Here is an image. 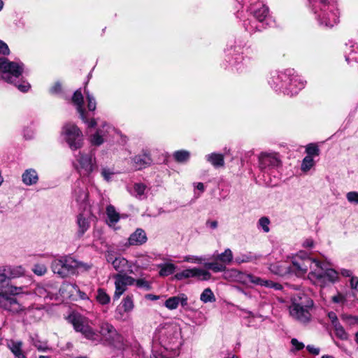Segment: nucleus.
Segmentation results:
<instances>
[{"label": "nucleus", "mask_w": 358, "mask_h": 358, "mask_svg": "<svg viewBox=\"0 0 358 358\" xmlns=\"http://www.w3.org/2000/svg\"><path fill=\"white\" fill-rule=\"evenodd\" d=\"M308 279L315 285L324 287L329 283H333L338 279L337 271L332 268H327L318 260L310 257H303L298 255L288 268V272H293L298 276H302L307 273Z\"/></svg>", "instance_id": "1"}, {"label": "nucleus", "mask_w": 358, "mask_h": 358, "mask_svg": "<svg viewBox=\"0 0 358 358\" xmlns=\"http://www.w3.org/2000/svg\"><path fill=\"white\" fill-rule=\"evenodd\" d=\"M289 306V314L291 317L302 324H308L312 320L311 310H313V301L306 294L299 292L291 299Z\"/></svg>", "instance_id": "2"}, {"label": "nucleus", "mask_w": 358, "mask_h": 358, "mask_svg": "<svg viewBox=\"0 0 358 358\" xmlns=\"http://www.w3.org/2000/svg\"><path fill=\"white\" fill-rule=\"evenodd\" d=\"M320 24L331 27L338 22V10L335 0H309Z\"/></svg>", "instance_id": "3"}, {"label": "nucleus", "mask_w": 358, "mask_h": 358, "mask_svg": "<svg viewBox=\"0 0 358 358\" xmlns=\"http://www.w3.org/2000/svg\"><path fill=\"white\" fill-rule=\"evenodd\" d=\"M99 341H92L95 345L102 343L106 346L123 351L126 348L123 337L119 334L114 327L106 322L99 325V331H96Z\"/></svg>", "instance_id": "4"}, {"label": "nucleus", "mask_w": 358, "mask_h": 358, "mask_svg": "<svg viewBox=\"0 0 358 358\" xmlns=\"http://www.w3.org/2000/svg\"><path fill=\"white\" fill-rule=\"evenodd\" d=\"M0 71L3 72V78L8 83H14L19 90L26 92L30 88L28 83L23 82L17 85L15 83L24 71V64L20 62H10L6 58H0Z\"/></svg>", "instance_id": "5"}, {"label": "nucleus", "mask_w": 358, "mask_h": 358, "mask_svg": "<svg viewBox=\"0 0 358 358\" xmlns=\"http://www.w3.org/2000/svg\"><path fill=\"white\" fill-rule=\"evenodd\" d=\"M160 341L166 350L178 352L182 345L181 329L177 324H167L161 331Z\"/></svg>", "instance_id": "6"}, {"label": "nucleus", "mask_w": 358, "mask_h": 358, "mask_svg": "<svg viewBox=\"0 0 358 358\" xmlns=\"http://www.w3.org/2000/svg\"><path fill=\"white\" fill-rule=\"evenodd\" d=\"M69 319L74 329L77 332H80L86 339L91 342L99 341L96 330L90 325V322L87 317L81 315L74 314L70 315Z\"/></svg>", "instance_id": "7"}, {"label": "nucleus", "mask_w": 358, "mask_h": 358, "mask_svg": "<svg viewBox=\"0 0 358 358\" xmlns=\"http://www.w3.org/2000/svg\"><path fill=\"white\" fill-rule=\"evenodd\" d=\"M65 141L71 150H77L82 147L83 136L80 129L73 123L64 125L62 132Z\"/></svg>", "instance_id": "8"}, {"label": "nucleus", "mask_w": 358, "mask_h": 358, "mask_svg": "<svg viewBox=\"0 0 358 358\" xmlns=\"http://www.w3.org/2000/svg\"><path fill=\"white\" fill-rule=\"evenodd\" d=\"M76 159L78 162L77 169L80 174L83 176H89L97 168L94 154L79 152L76 156Z\"/></svg>", "instance_id": "9"}, {"label": "nucleus", "mask_w": 358, "mask_h": 358, "mask_svg": "<svg viewBox=\"0 0 358 358\" xmlns=\"http://www.w3.org/2000/svg\"><path fill=\"white\" fill-rule=\"evenodd\" d=\"M24 287L15 286L8 282V278L0 268V297L8 295H17L24 292Z\"/></svg>", "instance_id": "10"}, {"label": "nucleus", "mask_w": 358, "mask_h": 358, "mask_svg": "<svg viewBox=\"0 0 358 358\" xmlns=\"http://www.w3.org/2000/svg\"><path fill=\"white\" fill-rule=\"evenodd\" d=\"M72 102L76 106L80 119L85 123L87 124L89 127H94L96 125V122L94 119H91L90 121L88 120L85 110L83 108V96L80 90H78L74 92L72 97Z\"/></svg>", "instance_id": "11"}, {"label": "nucleus", "mask_w": 358, "mask_h": 358, "mask_svg": "<svg viewBox=\"0 0 358 358\" xmlns=\"http://www.w3.org/2000/svg\"><path fill=\"white\" fill-rule=\"evenodd\" d=\"M293 69H287L284 72L276 73L272 76L269 80L270 85L276 90L284 92L289 76L292 74Z\"/></svg>", "instance_id": "12"}, {"label": "nucleus", "mask_w": 358, "mask_h": 358, "mask_svg": "<svg viewBox=\"0 0 358 358\" xmlns=\"http://www.w3.org/2000/svg\"><path fill=\"white\" fill-rule=\"evenodd\" d=\"M306 82L298 76L294 75V71L291 76H289L288 81L284 91V94L293 96L305 87Z\"/></svg>", "instance_id": "13"}, {"label": "nucleus", "mask_w": 358, "mask_h": 358, "mask_svg": "<svg viewBox=\"0 0 358 358\" xmlns=\"http://www.w3.org/2000/svg\"><path fill=\"white\" fill-rule=\"evenodd\" d=\"M259 162L261 169L275 168L281 164V161L277 153L262 152L259 157Z\"/></svg>", "instance_id": "14"}, {"label": "nucleus", "mask_w": 358, "mask_h": 358, "mask_svg": "<svg viewBox=\"0 0 358 358\" xmlns=\"http://www.w3.org/2000/svg\"><path fill=\"white\" fill-rule=\"evenodd\" d=\"M174 277L178 280L192 277H202L203 280H208L210 277V273L205 270L194 268L185 269L181 272H178Z\"/></svg>", "instance_id": "15"}, {"label": "nucleus", "mask_w": 358, "mask_h": 358, "mask_svg": "<svg viewBox=\"0 0 358 358\" xmlns=\"http://www.w3.org/2000/svg\"><path fill=\"white\" fill-rule=\"evenodd\" d=\"M0 299V307L6 310H8L13 314L19 313L24 310L25 308L20 304L16 299L6 296Z\"/></svg>", "instance_id": "16"}, {"label": "nucleus", "mask_w": 358, "mask_h": 358, "mask_svg": "<svg viewBox=\"0 0 358 358\" xmlns=\"http://www.w3.org/2000/svg\"><path fill=\"white\" fill-rule=\"evenodd\" d=\"M187 301L188 298L187 295L184 293H180L177 296H171L166 299L164 302V306L169 310H172L176 309L179 304H180L184 309L187 310L189 308Z\"/></svg>", "instance_id": "17"}, {"label": "nucleus", "mask_w": 358, "mask_h": 358, "mask_svg": "<svg viewBox=\"0 0 358 358\" xmlns=\"http://www.w3.org/2000/svg\"><path fill=\"white\" fill-rule=\"evenodd\" d=\"M81 263L77 262L71 257H63V272L62 278L76 273V269L81 266Z\"/></svg>", "instance_id": "18"}, {"label": "nucleus", "mask_w": 358, "mask_h": 358, "mask_svg": "<svg viewBox=\"0 0 358 358\" xmlns=\"http://www.w3.org/2000/svg\"><path fill=\"white\" fill-rule=\"evenodd\" d=\"M1 271L8 278V282H10L11 279L20 278L24 275L25 270L21 266H0Z\"/></svg>", "instance_id": "19"}, {"label": "nucleus", "mask_w": 358, "mask_h": 358, "mask_svg": "<svg viewBox=\"0 0 358 358\" xmlns=\"http://www.w3.org/2000/svg\"><path fill=\"white\" fill-rule=\"evenodd\" d=\"M6 346L11 351L15 358H27L22 350V341L13 339L8 340Z\"/></svg>", "instance_id": "20"}, {"label": "nucleus", "mask_w": 358, "mask_h": 358, "mask_svg": "<svg viewBox=\"0 0 358 358\" xmlns=\"http://www.w3.org/2000/svg\"><path fill=\"white\" fill-rule=\"evenodd\" d=\"M113 267L118 273H132L131 266L129 265V262L122 257H117L113 261Z\"/></svg>", "instance_id": "21"}, {"label": "nucleus", "mask_w": 358, "mask_h": 358, "mask_svg": "<svg viewBox=\"0 0 358 358\" xmlns=\"http://www.w3.org/2000/svg\"><path fill=\"white\" fill-rule=\"evenodd\" d=\"M147 236L145 232L141 229H137L128 238L126 245H139L145 243Z\"/></svg>", "instance_id": "22"}, {"label": "nucleus", "mask_w": 358, "mask_h": 358, "mask_svg": "<svg viewBox=\"0 0 358 358\" xmlns=\"http://www.w3.org/2000/svg\"><path fill=\"white\" fill-rule=\"evenodd\" d=\"M22 182L28 186L37 183L38 176L36 171L34 169H29L24 171L22 175Z\"/></svg>", "instance_id": "23"}, {"label": "nucleus", "mask_w": 358, "mask_h": 358, "mask_svg": "<svg viewBox=\"0 0 358 358\" xmlns=\"http://www.w3.org/2000/svg\"><path fill=\"white\" fill-rule=\"evenodd\" d=\"M205 159L215 168L223 167L224 166V157L222 154L212 152L206 155Z\"/></svg>", "instance_id": "24"}, {"label": "nucleus", "mask_w": 358, "mask_h": 358, "mask_svg": "<svg viewBox=\"0 0 358 358\" xmlns=\"http://www.w3.org/2000/svg\"><path fill=\"white\" fill-rule=\"evenodd\" d=\"M134 166L136 169L141 170L145 168L151 162L150 158L146 155H136L132 159Z\"/></svg>", "instance_id": "25"}, {"label": "nucleus", "mask_w": 358, "mask_h": 358, "mask_svg": "<svg viewBox=\"0 0 358 358\" xmlns=\"http://www.w3.org/2000/svg\"><path fill=\"white\" fill-rule=\"evenodd\" d=\"M115 279V290L113 295L114 300H118L120 297L124 294V292L127 290V285L124 283L123 281L115 274L114 275Z\"/></svg>", "instance_id": "26"}, {"label": "nucleus", "mask_w": 358, "mask_h": 358, "mask_svg": "<svg viewBox=\"0 0 358 358\" xmlns=\"http://www.w3.org/2000/svg\"><path fill=\"white\" fill-rule=\"evenodd\" d=\"M106 214L109 226L115 225L120 220V215L116 211L115 207L109 205L106 208Z\"/></svg>", "instance_id": "27"}, {"label": "nucleus", "mask_w": 358, "mask_h": 358, "mask_svg": "<svg viewBox=\"0 0 358 358\" xmlns=\"http://www.w3.org/2000/svg\"><path fill=\"white\" fill-rule=\"evenodd\" d=\"M77 224L78 226V234L82 236L90 228V222L80 214L77 217Z\"/></svg>", "instance_id": "28"}, {"label": "nucleus", "mask_w": 358, "mask_h": 358, "mask_svg": "<svg viewBox=\"0 0 358 358\" xmlns=\"http://www.w3.org/2000/svg\"><path fill=\"white\" fill-rule=\"evenodd\" d=\"M147 187L143 183L137 182L134 185V195L138 199L142 200L147 197Z\"/></svg>", "instance_id": "29"}, {"label": "nucleus", "mask_w": 358, "mask_h": 358, "mask_svg": "<svg viewBox=\"0 0 358 358\" xmlns=\"http://www.w3.org/2000/svg\"><path fill=\"white\" fill-rule=\"evenodd\" d=\"M215 260L219 261L221 263L224 264L227 266V264H230L233 259L232 252L230 249L227 248L224 252L217 255L214 257Z\"/></svg>", "instance_id": "30"}, {"label": "nucleus", "mask_w": 358, "mask_h": 358, "mask_svg": "<svg viewBox=\"0 0 358 358\" xmlns=\"http://www.w3.org/2000/svg\"><path fill=\"white\" fill-rule=\"evenodd\" d=\"M266 280H267L262 279L252 274H245L243 275V282L245 283L250 282L257 285L265 287Z\"/></svg>", "instance_id": "31"}, {"label": "nucleus", "mask_w": 358, "mask_h": 358, "mask_svg": "<svg viewBox=\"0 0 358 358\" xmlns=\"http://www.w3.org/2000/svg\"><path fill=\"white\" fill-rule=\"evenodd\" d=\"M88 197L87 192L85 189L78 187L74 190V198L79 204H84L87 201Z\"/></svg>", "instance_id": "32"}, {"label": "nucleus", "mask_w": 358, "mask_h": 358, "mask_svg": "<svg viewBox=\"0 0 358 358\" xmlns=\"http://www.w3.org/2000/svg\"><path fill=\"white\" fill-rule=\"evenodd\" d=\"M31 343L36 348L38 351L46 352L50 350L45 342L39 340L38 335L30 336Z\"/></svg>", "instance_id": "33"}, {"label": "nucleus", "mask_w": 358, "mask_h": 358, "mask_svg": "<svg viewBox=\"0 0 358 358\" xmlns=\"http://www.w3.org/2000/svg\"><path fill=\"white\" fill-rule=\"evenodd\" d=\"M268 13V8L264 5H262L260 8L254 10L253 15L259 22H262L266 20Z\"/></svg>", "instance_id": "34"}, {"label": "nucleus", "mask_w": 358, "mask_h": 358, "mask_svg": "<svg viewBox=\"0 0 358 358\" xmlns=\"http://www.w3.org/2000/svg\"><path fill=\"white\" fill-rule=\"evenodd\" d=\"M174 159L178 163L187 162L190 157V152L189 151L181 150L176 151L173 155Z\"/></svg>", "instance_id": "35"}, {"label": "nucleus", "mask_w": 358, "mask_h": 358, "mask_svg": "<svg viewBox=\"0 0 358 358\" xmlns=\"http://www.w3.org/2000/svg\"><path fill=\"white\" fill-rule=\"evenodd\" d=\"M204 266L207 269H210L215 273L224 271L227 268V266H224V264L221 263L217 260H215V262H213L206 263Z\"/></svg>", "instance_id": "36"}, {"label": "nucleus", "mask_w": 358, "mask_h": 358, "mask_svg": "<svg viewBox=\"0 0 358 358\" xmlns=\"http://www.w3.org/2000/svg\"><path fill=\"white\" fill-rule=\"evenodd\" d=\"M159 267L160 268L159 275L161 276H168L176 270V266L171 263L160 264Z\"/></svg>", "instance_id": "37"}, {"label": "nucleus", "mask_w": 358, "mask_h": 358, "mask_svg": "<svg viewBox=\"0 0 358 358\" xmlns=\"http://www.w3.org/2000/svg\"><path fill=\"white\" fill-rule=\"evenodd\" d=\"M96 299L101 305H106L110 301V296L101 288L98 289Z\"/></svg>", "instance_id": "38"}, {"label": "nucleus", "mask_w": 358, "mask_h": 358, "mask_svg": "<svg viewBox=\"0 0 358 358\" xmlns=\"http://www.w3.org/2000/svg\"><path fill=\"white\" fill-rule=\"evenodd\" d=\"M104 131L99 129L96 133L92 135L90 138V142L92 145L99 146L103 143Z\"/></svg>", "instance_id": "39"}, {"label": "nucleus", "mask_w": 358, "mask_h": 358, "mask_svg": "<svg viewBox=\"0 0 358 358\" xmlns=\"http://www.w3.org/2000/svg\"><path fill=\"white\" fill-rule=\"evenodd\" d=\"M51 268L54 273L59 275L62 278V274H64L63 271V257L61 259H55L52 261Z\"/></svg>", "instance_id": "40"}, {"label": "nucleus", "mask_w": 358, "mask_h": 358, "mask_svg": "<svg viewBox=\"0 0 358 358\" xmlns=\"http://www.w3.org/2000/svg\"><path fill=\"white\" fill-rule=\"evenodd\" d=\"M200 300L203 303L215 302V296L210 288L205 289L200 296Z\"/></svg>", "instance_id": "41"}, {"label": "nucleus", "mask_w": 358, "mask_h": 358, "mask_svg": "<svg viewBox=\"0 0 358 358\" xmlns=\"http://www.w3.org/2000/svg\"><path fill=\"white\" fill-rule=\"evenodd\" d=\"M122 304L124 312L131 311L134 307L133 296L127 295L126 297L123 299Z\"/></svg>", "instance_id": "42"}, {"label": "nucleus", "mask_w": 358, "mask_h": 358, "mask_svg": "<svg viewBox=\"0 0 358 358\" xmlns=\"http://www.w3.org/2000/svg\"><path fill=\"white\" fill-rule=\"evenodd\" d=\"M336 336L341 340H347L348 338V334L339 323L334 327Z\"/></svg>", "instance_id": "43"}, {"label": "nucleus", "mask_w": 358, "mask_h": 358, "mask_svg": "<svg viewBox=\"0 0 358 358\" xmlns=\"http://www.w3.org/2000/svg\"><path fill=\"white\" fill-rule=\"evenodd\" d=\"M314 166V160L311 156H306L301 164V170L304 172L308 171Z\"/></svg>", "instance_id": "44"}, {"label": "nucleus", "mask_w": 358, "mask_h": 358, "mask_svg": "<svg viewBox=\"0 0 358 358\" xmlns=\"http://www.w3.org/2000/svg\"><path fill=\"white\" fill-rule=\"evenodd\" d=\"M85 94L86 95V98L87 100V108L89 110L94 111L95 110L96 108V103L95 101L94 97L87 91L86 89H85Z\"/></svg>", "instance_id": "45"}, {"label": "nucleus", "mask_w": 358, "mask_h": 358, "mask_svg": "<svg viewBox=\"0 0 358 358\" xmlns=\"http://www.w3.org/2000/svg\"><path fill=\"white\" fill-rule=\"evenodd\" d=\"M64 287L66 289H69V291L71 292H73V290L76 291L79 294L80 297L82 299H87V296L85 292H81L76 285L71 284V283H66V284L64 285Z\"/></svg>", "instance_id": "46"}, {"label": "nucleus", "mask_w": 358, "mask_h": 358, "mask_svg": "<svg viewBox=\"0 0 358 358\" xmlns=\"http://www.w3.org/2000/svg\"><path fill=\"white\" fill-rule=\"evenodd\" d=\"M135 285L137 287L143 289L145 291H149L152 288L151 283L143 278L136 280Z\"/></svg>", "instance_id": "47"}, {"label": "nucleus", "mask_w": 358, "mask_h": 358, "mask_svg": "<svg viewBox=\"0 0 358 358\" xmlns=\"http://www.w3.org/2000/svg\"><path fill=\"white\" fill-rule=\"evenodd\" d=\"M116 275L119 277V278L122 280V281L124 282L127 286L135 284L136 279L128 275L126 273H117Z\"/></svg>", "instance_id": "48"}, {"label": "nucleus", "mask_w": 358, "mask_h": 358, "mask_svg": "<svg viewBox=\"0 0 358 358\" xmlns=\"http://www.w3.org/2000/svg\"><path fill=\"white\" fill-rule=\"evenodd\" d=\"M33 272L37 275H43L47 272L46 266L43 264H37L32 268Z\"/></svg>", "instance_id": "49"}, {"label": "nucleus", "mask_w": 358, "mask_h": 358, "mask_svg": "<svg viewBox=\"0 0 358 358\" xmlns=\"http://www.w3.org/2000/svg\"><path fill=\"white\" fill-rule=\"evenodd\" d=\"M307 156H313V155H319V148L318 147L313 143L308 144L306 149Z\"/></svg>", "instance_id": "50"}, {"label": "nucleus", "mask_w": 358, "mask_h": 358, "mask_svg": "<svg viewBox=\"0 0 358 358\" xmlns=\"http://www.w3.org/2000/svg\"><path fill=\"white\" fill-rule=\"evenodd\" d=\"M346 199L350 203L358 204V192L352 191L348 192Z\"/></svg>", "instance_id": "51"}, {"label": "nucleus", "mask_w": 358, "mask_h": 358, "mask_svg": "<svg viewBox=\"0 0 358 358\" xmlns=\"http://www.w3.org/2000/svg\"><path fill=\"white\" fill-rule=\"evenodd\" d=\"M259 225L262 228L263 231L266 233L269 231V220L266 217H262L259 220Z\"/></svg>", "instance_id": "52"}, {"label": "nucleus", "mask_w": 358, "mask_h": 358, "mask_svg": "<svg viewBox=\"0 0 358 358\" xmlns=\"http://www.w3.org/2000/svg\"><path fill=\"white\" fill-rule=\"evenodd\" d=\"M101 173L103 178L108 182L111 180V177L114 174L113 171L108 168H103Z\"/></svg>", "instance_id": "53"}, {"label": "nucleus", "mask_w": 358, "mask_h": 358, "mask_svg": "<svg viewBox=\"0 0 358 358\" xmlns=\"http://www.w3.org/2000/svg\"><path fill=\"white\" fill-rule=\"evenodd\" d=\"M355 318H358V316H352L350 315H343L342 316V319L350 325L358 324V321L355 320Z\"/></svg>", "instance_id": "54"}, {"label": "nucleus", "mask_w": 358, "mask_h": 358, "mask_svg": "<svg viewBox=\"0 0 358 358\" xmlns=\"http://www.w3.org/2000/svg\"><path fill=\"white\" fill-rule=\"evenodd\" d=\"M266 287L273 288L275 290H280L282 289V285L278 282H273L271 280H266V282L265 284Z\"/></svg>", "instance_id": "55"}, {"label": "nucleus", "mask_w": 358, "mask_h": 358, "mask_svg": "<svg viewBox=\"0 0 358 358\" xmlns=\"http://www.w3.org/2000/svg\"><path fill=\"white\" fill-rule=\"evenodd\" d=\"M184 261L191 263H201L203 261V258L197 256H186L184 258Z\"/></svg>", "instance_id": "56"}, {"label": "nucleus", "mask_w": 358, "mask_h": 358, "mask_svg": "<svg viewBox=\"0 0 358 358\" xmlns=\"http://www.w3.org/2000/svg\"><path fill=\"white\" fill-rule=\"evenodd\" d=\"M270 271L273 273H274L276 275H284L286 271L281 269L280 267H278V265H271L269 268Z\"/></svg>", "instance_id": "57"}, {"label": "nucleus", "mask_w": 358, "mask_h": 358, "mask_svg": "<svg viewBox=\"0 0 358 358\" xmlns=\"http://www.w3.org/2000/svg\"><path fill=\"white\" fill-rule=\"evenodd\" d=\"M10 53V50L6 43L0 40V54L8 55Z\"/></svg>", "instance_id": "58"}, {"label": "nucleus", "mask_w": 358, "mask_h": 358, "mask_svg": "<svg viewBox=\"0 0 358 358\" xmlns=\"http://www.w3.org/2000/svg\"><path fill=\"white\" fill-rule=\"evenodd\" d=\"M328 317L331 320V324L333 327L336 326V324H339V321L338 320L337 315L334 312H329L328 313Z\"/></svg>", "instance_id": "59"}, {"label": "nucleus", "mask_w": 358, "mask_h": 358, "mask_svg": "<svg viewBox=\"0 0 358 358\" xmlns=\"http://www.w3.org/2000/svg\"><path fill=\"white\" fill-rule=\"evenodd\" d=\"M332 301L336 303H344L345 301V297L341 293H338L336 296L332 297Z\"/></svg>", "instance_id": "60"}, {"label": "nucleus", "mask_w": 358, "mask_h": 358, "mask_svg": "<svg viewBox=\"0 0 358 358\" xmlns=\"http://www.w3.org/2000/svg\"><path fill=\"white\" fill-rule=\"evenodd\" d=\"M291 343L296 350H302L304 348V344L299 342L296 338H292L291 340Z\"/></svg>", "instance_id": "61"}, {"label": "nucleus", "mask_w": 358, "mask_h": 358, "mask_svg": "<svg viewBox=\"0 0 358 358\" xmlns=\"http://www.w3.org/2000/svg\"><path fill=\"white\" fill-rule=\"evenodd\" d=\"M150 358H169L163 352L159 350H152Z\"/></svg>", "instance_id": "62"}, {"label": "nucleus", "mask_w": 358, "mask_h": 358, "mask_svg": "<svg viewBox=\"0 0 358 358\" xmlns=\"http://www.w3.org/2000/svg\"><path fill=\"white\" fill-rule=\"evenodd\" d=\"M307 350L314 355H317L320 353V348L315 347L314 345H308L306 346Z\"/></svg>", "instance_id": "63"}, {"label": "nucleus", "mask_w": 358, "mask_h": 358, "mask_svg": "<svg viewBox=\"0 0 358 358\" xmlns=\"http://www.w3.org/2000/svg\"><path fill=\"white\" fill-rule=\"evenodd\" d=\"M350 285L352 288L358 291V278L352 277L350 280Z\"/></svg>", "instance_id": "64"}]
</instances>
